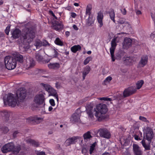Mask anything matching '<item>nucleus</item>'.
<instances>
[{
  "mask_svg": "<svg viewBox=\"0 0 155 155\" xmlns=\"http://www.w3.org/2000/svg\"><path fill=\"white\" fill-rule=\"evenodd\" d=\"M35 31L33 28H26L22 33L21 40L24 43L28 44L32 42L35 37Z\"/></svg>",
  "mask_w": 155,
  "mask_h": 155,
  "instance_id": "1",
  "label": "nucleus"
},
{
  "mask_svg": "<svg viewBox=\"0 0 155 155\" xmlns=\"http://www.w3.org/2000/svg\"><path fill=\"white\" fill-rule=\"evenodd\" d=\"M107 110V108L106 104H99L97 105L96 109H94L95 113L94 115L97 117L99 118L102 114H106Z\"/></svg>",
  "mask_w": 155,
  "mask_h": 155,
  "instance_id": "2",
  "label": "nucleus"
},
{
  "mask_svg": "<svg viewBox=\"0 0 155 155\" xmlns=\"http://www.w3.org/2000/svg\"><path fill=\"white\" fill-rule=\"evenodd\" d=\"M4 103H7L9 106L15 107L17 104L18 98L16 95L12 93H8L7 95L6 99H4Z\"/></svg>",
  "mask_w": 155,
  "mask_h": 155,
  "instance_id": "3",
  "label": "nucleus"
},
{
  "mask_svg": "<svg viewBox=\"0 0 155 155\" xmlns=\"http://www.w3.org/2000/svg\"><path fill=\"white\" fill-rule=\"evenodd\" d=\"M4 61L6 67L8 70L14 69L16 67V61L12 57L6 56L5 58Z\"/></svg>",
  "mask_w": 155,
  "mask_h": 155,
  "instance_id": "4",
  "label": "nucleus"
},
{
  "mask_svg": "<svg viewBox=\"0 0 155 155\" xmlns=\"http://www.w3.org/2000/svg\"><path fill=\"white\" fill-rule=\"evenodd\" d=\"M99 135L100 137L107 139H110L111 134L108 130L106 128H102L99 130Z\"/></svg>",
  "mask_w": 155,
  "mask_h": 155,
  "instance_id": "5",
  "label": "nucleus"
},
{
  "mask_svg": "<svg viewBox=\"0 0 155 155\" xmlns=\"http://www.w3.org/2000/svg\"><path fill=\"white\" fill-rule=\"evenodd\" d=\"M26 91L24 88H20L17 91L16 96L20 100H24L26 97Z\"/></svg>",
  "mask_w": 155,
  "mask_h": 155,
  "instance_id": "6",
  "label": "nucleus"
},
{
  "mask_svg": "<svg viewBox=\"0 0 155 155\" xmlns=\"http://www.w3.org/2000/svg\"><path fill=\"white\" fill-rule=\"evenodd\" d=\"M153 135L152 130L149 127H147L143 134V137L144 138L150 141L153 138Z\"/></svg>",
  "mask_w": 155,
  "mask_h": 155,
  "instance_id": "7",
  "label": "nucleus"
},
{
  "mask_svg": "<svg viewBox=\"0 0 155 155\" xmlns=\"http://www.w3.org/2000/svg\"><path fill=\"white\" fill-rule=\"evenodd\" d=\"M14 148V144L12 142L9 143L5 144L1 148V150L3 153H7L12 151Z\"/></svg>",
  "mask_w": 155,
  "mask_h": 155,
  "instance_id": "8",
  "label": "nucleus"
},
{
  "mask_svg": "<svg viewBox=\"0 0 155 155\" xmlns=\"http://www.w3.org/2000/svg\"><path fill=\"white\" fill-rule=\"evenodd\" d=\"M116 40V38H114L112 39L111 43V47L110 48V52L113 61H114L115 60V59L114 57V54L116 47L117 45Z\"/></svg>",
  "mask_w": 155,
  "mask_h": 155,
  "instance_id": "9",
  "label": "nucleus"
},
{
  "mask_svg": "<svg viewBox=\"0 0 155 155\" xmlns=\"http://www.w3.org/2000/svg\"><path fill=\"white\" fill-rule=\"evenodd\" d=\"M81 115V111L79 110L78 109L77 112L74 113L71 118L70 120L73 123L80 122V117Z\"/></svg>",
  "mask_w": 155,
  "mask_h": 155,
  "instance_id": "10",
  "label": "nucleus"
},
{
  "mask_svg": "<svg viewBox=\"0 0 155 155\" xmlns=\"http://www.w3.org/2000/svg\"><path fill=\"white\" fill-rule=\"evenodd\" d=\"M45 99L43 94H39L35 96L34 101L35 103L38 104H41L44 103V105H45Z\"/></svg>",
  "mask_w": 155,
  "mask_h": 155,
  "instance_id": "11",
  "label": "nucleus"
},
{
  "mask_svg": "<svg viewBox=\"0 0 155 155\" xmlns=\"http://www.w3.org/2000/svg\"><path fill=\"white\" fill-rule=\"evenodd\" d=\"M136 91V89L133 87H131L126 89L123 92V96L124 97L129 96L134 93Z\"/></svg>",
  "mask_w": 155,
  "mask_h": 155,
  "instance_id": "12",
  "label": "nucleus"
},
{
  "mask_svg": "<svg viewBox=\"0 0 155 155\" xmlns=\"http://www.w3.org/2000/svg\"><path fill=\"white\" fill-rule=\"evenodd\" d=\"M133 149L134 155H142L143 152L138 145L134 144L133 145Z\"/></svg>",
  "mask_w": 155,
  "mask_h": 155,
  "instance_id": "13",
  "label": "nucleus"
},
{
  "mask_svg": "<svg viewBox=\"0 0 155 155\" xmlns=\"http://www.w3.org/2000/svg\"><path fill=\"white\" fill-rule=\"evenodd\" d=\"M53 27L55 30L60 31L63 29L64 25L62 22L55 21L53 25Z\"/></svg>",
  "mask_w": 155,
  "mask_h": 155,
  "instance_id": "14",
  "label": "nucleus"
},
{
  "mask_svg": "<svg viewBox=\"0 0 155 155\" xmlns=\"http://www.w3.org/2000/svg\"><path fill=\"white\" fill-rule=\"evenodd\" d=\"M103 14L102 12H100L98 13L97 15V20L98 23L99 24V27L100 28L103 25Z\"/></svg>",
  "mask_w": 155,
  "mask_h": 155,
  "instance_id": "15",
  "label": "nucleus"
},
{
  "mask_svg": "<svg viewBox=\"0 0 155 155\" xmlns=\"http://www.w3.org/2000/svg\"><path fill=\"white\" fill-rule=\"evenodd\" d=\"M13 57L15 59L16 62L18 61L20 63H22L23 61V56L18 53L15 52L13 54Z\"/></svg>",
  "mask_w": 155,
  "mask_h": 155,
  "instance_id": "16",
  "label": "nucleus"
},
{
  "mask_svg": "<svg viewBox=\"0 0 155 155\" xmlns=\"http://www.w3.org/2000/svg\"><path fill=\"white\" fill-rule=\"evenodd\" d=\"M132 40L129 38H125L123 44V48L124 49H127L131 45Z\"/></svg>",
  "mask_w": 155,
  "mask_h": 155,
  "instance_id": "17",
  "label": "nucleus"
},
{
  "mask_svg": "<svg viewBox=\"0 0 155 155\" xmlns=\"http://www.w3.org/2000/svg\"><path fill=\"white\" fill-rule=\"evenodd\" d=\"M148 57L147 55H145L141 57L140 61L139 64L142 67H143L147 64L148 61Z\"/></svg>",
  "mask_w": 155,
  "mask_h": 155,
  "instance_id": "18",
  "label": "nucleus"
},
{
  "mask_svg": "<svg viewBox=\"0 0 155 155\" xmlns=\"http://www.w3.org/2000/svg\"><path fill=\"white\" fill-rule=\"evenodd\" d=\"M21 31L18 29H16L12 32V37L14 39L18 38L20 36Z\"/></svg>",
  "mask_w": 155,
  "mask_h": 155,
  "instance_id": "19",
  "label": "nucleus"
},
{
  "mask_svg": "<svg viewBox=\"0 0 155 155\" xmlns=\"http://www.w3.org/2000/svg\"><path fill=\"white\" fill-rule=\"evenodd\" d=\"M49 68L54 70H57L60 67V64L59 63H50L48 64Z\"/></svg>",
  "mask_w": 155,
  "mask_h": 155,
  "instance_id": "20",
  "label": "nucleus"
},
{
  "mask_svg": "<svg viewBox=\"0 0 155 155\" xmlns=\"http://www.w3.org/2000/svg\"><path fill=\"white\" fill-rule=\"evenodd\" d=\"M48 92L50 93L49 95L55 97L57 101H58V96L55 90L51 87Z\"/></svg>",
  "mask_w": 155,
  "mask_h": 155,
  "instance_id": "21",
  "label": "nucleus"
},
{
  "mask_svg": "<svg viewBox=\"0 0 155 155\" xmlns=\"http://www.w3.org/2000/svg\"><path fill=\"white\" fill-rule=\"evenodd\" d=\"M35 65V61L32 59L27 60L26 66L28 68H32Z\"/></svg>",
  "mask_w": 155,
  "mask_h": 155,
  "instance_id": "22",
  "label": "nucleus"
},
{
  "mask_svg": "<svg viewBox=\"0 0 155 155\" xmlns=\"http://www.w3.org/2000/svg\"><path fill=\"white\" fill-rule=\"evenodd\" d=\"M90 71V68L89 66H86L84 69L83 72V78L84 80L86 76L89 73Z\"/></svg>",
  "mask_w": 155,
  "mask_h": 155,
  "instance_id": "23",
  "label": "nucleus"
},
{
  "mask_svg": "<svg viewBox=\"0 0 155 155\" xmlns=\"http://www.w3.org/2000/svg\"><path fill=\"white\" fill-rule=\"evenodd\" d=\"M83 136L84 140L85 141H87L92 137V136L91 135V132L89 131H88L84 133Z\"/></svg>",
  "mask_w": 155,
  "mask_h": 155,
  "instance_id": "24",
  "label": "nucleus"
},
{
  "mask_svg": "<svg viewBox=\"0 0 155 155\" xmlns=\"http://www.w3.org/2000/svg\"><path fill=\"white\" fill-rule=\"evenodd\" d=\"M123 60L127 65H130L134 61L133 58L131 57H124L123 58Z\"/></svg>",
  "mask_w": 155,
  "mask_h": 155,
  "instance_id": "25",
  "label": "nucleus"
},
{
  "mask_svg": "<svg viewBox=\"0 0 155 155\" xmlns=\"http://www.w3.org/2000/svg\"><path fill=\"white\" fill-rule=\"evenodd\" d=\"M81 49V46L79 45H75L71 48V51L74 53H75L78 51L80 50Z\"/></svg>",
  "mask_w": 155,
  "mask_h": 155,
  "instance_id": "26",
  "label": "nucleus"
},
{
  "mask_svg": "<svg viewBox=\"0 0 155 155\" xmlns=\"http://www.w3.org/2000/svg\"><path fill=\"white\" fill-rule=\"evenodd\" d=\"M141 143L144 148L145 150H150V145L149 144H147L145 143V140L143 139L141 142Z\"/></svg>",
  "mask_w": 155,
  "mask_h": 155,
  "instance_id": "27",
  "label": "nucleus"
},
{
  "mask_svg": "<svg viewBox=\"0 0 155 155\" xmlns=\"http://www.w3.org/2000/svg\"><path fill=\"white\" fill-rule=\"evenodd\" d=\"M21 149V146L19 145H18L15 146H14V148L12 151L14 153L17 154L19 152Z\"/></svg>",
  "mask_w": 155,
  "mask_h": 155,
  "instance_id": "28",
  "label": "nucleus"
},
{
  "mask_svg": "<svg viewBox=\"0 0 155 155\" xmlns=\"http://www.w3.org/2000/svg\"><path fill=\"white\" fill-rule=\"evenodd\" d=\"M94 23V19L90 16L87 21L86 24L89 26H92Z\"/></svg>",
  "mask_w": 155,
  "mask_h": 155,
  "instance_id": "29",
  "label": "nucleus"
},
{
  "mask_svg": "<svg viewBox=\"0 0 155 155\" xmlns=\"http://www.w3.org/2000/svg\"><path fill=\"white\" fill-rule=\"evenodd\" d=\"M144 83V81L143 80H140L137 81L136 83L137 88L140 89Z\"/></svg>",
  "mask_w": 155,
  "mask_h": 155,
  "instance_id": "30",
  "label": "nucleus"
},
{
  "mask_svg": "<svg viewBox=\"0 0 155 155\" xmlns=\"http://www.w3.org/2000/svg\"><path fill=\"white\" fill-rule=\"evenodd\" d=\"M110 16V19L115 23V20L114 19L115 18V13L114 11L113 10H111L109 13Z\"/></svg>",
  "mask_w": 155,
  "mask_h": 155,
  "instance_id": "31",
  "label": "nucleus"
},
{
  "mask_svg": "<svg viewBox=\"0 0 155 155\" xmlns=\"http://www.w3.org/2000/svg\"><path fill=\"white\" fill-rule=\"evenodd\" d=\"M41 85L43 86L44 88L48 92L50 90L52 87L50 85L48 84L41 83Z\"/></svg>",
  "mask_w": 155,
  "mask_h": 155,
  "instance_id": "32",
  "label": "nucleus"
},
{
  "mask_svg": "<svg viewBox=\"0 0 155 155\" xmlns=\"http://www.w3.org/2000/svg\"><path fill=\"white\" fill-rule=\"evenodd\" d=\"M79 138L78 136H74L72 137L69 138L70 140L71 143L72 144L75 143L77 141V140Z\"/></svg>",
  "mask_w": 155,
  "mask_h": 155,
  "instance_id": "33",
  "label": "nucleus"
},
{
  "mask_svg": "<svg viewBox=\"0 0 155 155\" xmlns=\"http://www.w3.org/2000/svg\"><path fill=\"white\" fill-rule=\"evenodd\" d=\"M34 45L36 46V48H39L42 46V42L40 40H36L34 44Z\"/></svg>",
  "mask_w": 155,
  "mask_h": 155,
  "instance_id": "34",
  "label": "nucleus"
},
{
  "mask_svg": "<svg viewBox=\"0 0 155 155\" xmlns=\"http://www.w3.org/2000/svg\"><path fill=\"white\" fill-rule=\"evenodd\" d=\"M54 42L56 45L61 46H62L63 45L62 41L58 38L56 39Z\"/></svg>",
  "mask_w": 155,
  "mask_h": 155,
  "instance_id": "35",
  "label": "nucleus"
},
{
  "mask_svg": "<svg viewBox=\"0 0 155 155\" xmlns=\"http://www.w3.org/2000/svg\"><path fill=\"white\" fill-rule=\"evenodd\" d=\"M117 22L119 24H129L128 22L126 21L125 19L124 18H120L118 21Z\"/></svg>",
  "mask_w": 155,
  "mask_h": 155,
  "instance_id": "36",
  "label": "nucleus"
},
{
  "mask_svg": "<svg viewBox=\"0 0 155 155\" xmlns=\"http://www.w3.org/2000/svg\"><path fill=\"white\" fill-rule=\"evenodd\" d=\"M96 143L95 142L92 144L90 146V154H91L93 153V151L94 150L95 147L96 146Z\"/></svg>",
  "mask_w": 155,
  "mask_h": 155,
  "instance_id": "37",
  "label": "nucleus"
},
{
  "mask_svg": "<svg viewBox=\"0 0 155 155\" xmlns=\"http://www.w3.org/2000/svg\"><path fill=\"white\" fill-rule=\"evenodd\" d=\"M92 57H87L84 61V64L85 65H86L90 61L92 60Z\"/></svg>",
  "mask_w": 155,
  "mask_h": 155,
  "instance_id": "38",
  "label": "nucleus"
},
{
  "mask_svg": "<svg viewBox=\"0 0 155 155\" xmlns=\"http://www.w3.org/2000/svg\"><path fill=\"white\" fill-rule=\"evenodd\" d=\"M43 118L40 117H38L37 116H35L34 117V120L37 123H39L43 120Z\"/></svg>",
  "mask_w": 155,
  "mask_h": 155,
  "instance_id": "39",
  "label": "nucleus"
},
{
  "mask_svg": "<svg viewBox=\"0 0 155 155\" xmlns=\"http://www.w3.org/2000/svg\"><path fill=\"white\" fill-rule=\"evenodd\" d=\"M29 142L35 147H38L39 145L38 142L33 140H29Z\"/></svg>",
  "mask_w": 155,
  "mask_h": 155,
  "instance_id": "40",
  "label": "nucleus"
},
{
  "mask_svg": "<svg viewBox=\"0 0 155 155\" xmlns=\"http://www.w3.org/2000/svg\"><path fill=\"white\" fill-rule=\"evenodd\" d=\"M35 58L38 61H41L43 58L38 53L36 54Z\"/></svg>",
  "mask_w": 155,
  "mask_h": 155,
  "instance_id": "41",
  "label": "nucleus"
},
{
  "mask_svg": "<svg viewBox=\"0 0 155 155\" xmlns=\"http://www.w3.org/2000/svg\"><path fill=\"white\" fill-rule=\"evenodd\" d=\"M98 99L100 100H104V101H112V99L111 98L106 97H100L98 98Z\"/></svg>",
  "mask_w": 155,
  "mask_h": 155,
  "instance_id": "42",
  "label": "nucleus"
},
{
  "mask_svg": "<svg viewBox=\"0 0 155 155\" xmlns=\"http://www.w3.org/2000/svg\"><path fill=\"white\" fill-rule=\"evenodd\" d=\"M64 144L66 146H68L72 144L69 138L65 142Z\"/></svg>",
  "mask_w": 155,
  "mask_h": 155,
  "instance_id": "43",
  "label": "nucleus"
},
{
  "mask_svg": "<svg viewBox=\"0 0 155 155\" xmlns=\"http://www.w3.org/2000/svg\"><path fill=\"white\" fill-rule=\"evenodd\" d=\"M87 113L88 115L91 118H92L93 117V114L92 113V111L91 110H87Z\"/></svg>",
  "mask_w": 155,
  "mask_h": 155,
  "instance_id": "44",
  "label": "nucleus"
},
{
  "mask_svg": "<svg viewBox=\"0 0 155 155\" xmlns=\"http://www.w3.org/2000/svg\"><path fill=\"white\" fill-rule=\"evenodd\" d=\"M112 79V78L110 76H109L107 77L104 80V82L105 83H109Z\"/></svg>",
  "mask_w": 155,
  "mask_h": 155,
  "instance_id": "45",
  "label": "nucleus"
},
{
  "mask_svg": "<svg viewBox=\"0 0 155 155\" xmlns=\"http://www.w3.org/2000/svg\"><path fill=\"white\" fill-rule=\"evenodd\" d=\"M54 54L53 55V57L54 58H56L58 57L59 54L57 52V51L55 49H54Z\"/></svg>",
  "mask_w": 155,
  "mask_h": 155,
  "instance_id": "46",
  "label": "nucleus"
},
{
  "mask_svg": "<svg viewBox=\"0 0 155 155\" xmlns=\"http://www.w3.org/2000/svg\"><path fill=\"white\" fill-rule=\"evenodd\" d=\"M2 130L4 133H6L9 131V129L8 127H5L2 128Z\"/></svg>",
  "mask_w": 155,
  "mask_h": 155,
  "instance_id": "47",
  "label": "nucleus"
},
{
  "mask_svg": "<svg viewBox=\"0 0 155 155\" xmlns=\"http://www.w3.org/2000/svg\"><path fill=\"white\" fill-rule=\"evenodd\" d=\"M134 137L135 139L136 140H142V138H141L140 137H139V136L136 134L134 135Z\"/></svg>",
  "mask_w": 155,
  "mask_h": 155,
  "instance_id": "48",
  "label": "nucleus"
},
{
  "mask_svg": "<svg viewBox=\"0 0 155 155\" xmlns=\"http://www.w3.org/2000/svg\"><path fill=\"white\" fill-rule=\"evenodd\" d=\"M49 102L50 104L53 106H54L55 105V103L54 102V101L53 99H51L49 100Z\"/></svg>",
  "mask_w": 155,
  "mask_h": 155,
  "instance_id": "49",
  "label": "nucleus"
},
{
  "mask_svg": "<svg viewBox=\"0 0 155 155\" xmlns=\"http://www.w3.org/2000/svg\"><path fill=\"white\" fill-rule=\"evenodd\" d=\"M10 30V27L7 26L5 30V32L6 35H8Z\"/></svg>",
  "mask_w": 155,
  "mask_h": 155,
  "instance_id": "50",
  "label": "nucleus"
},
{
  "mask_svg": "<svg viewBox=\"0 0 155 155\" xmlns=\"http://www.w3.org/2000/svg\"><path fill=\"white\" fill-rule=\"evenodd\" d=\"M42 45L43 46H47L49 45V44L46 41H44L42 42Z\"/></svg>",
  "mask_w": 155,
  "mask_h": 155,
  "instance_id": "51",
  "label": "nucleus"
},
{
  "mask_svg": "<svg viewBox=\"0 0 155 155\" xmlns=\"http://www.w3.org/2000/svg\"><path fill=\"white\" fill-rule=\"evenodd\" d=\"M56 87L57 89L60 88L61 87V84L58 82H57L55 84Z\"/></svg>",
  "mask_w": 155,
  "mask_h": 155,
  "instance_id": "52",
  "label": "nucleus"
},
{
  "mask_svg": "<svg viewBox=\"0 0 155 155\" xmlns=\"http://www.w3.org/2000/svg\"><path fill=\"white\" fill-rule=\"evenodd\" d=\"M139 119L140 120L144 122H146L147 120L146 118L145 117L141 116L139 117Z\"/></svg>",
  "mask_w": 155,
  "mask_h": 155,
  "instance_id": "53",
  "label": "nucleus"
},
{
  "mask_svg": "<svg viewBox=\"0 0 155 155\" xmlns=\"http://www.w3.org/2000/svg\"><path fill=\"white\" fill-rule=\"evenodd\" d=\"M49 12L51 14L52 16L53 17H54V18H55L56 20H58V18L55 16L54 14L53 13V12L52 11H49Z\"/></svg>",
  "mask_w": 155,
  "mask_h": 155,
  "instance_id": "54",
  "label": "nucleus"
},
{
  "mask_svg": "<svg viewBox=\"0 0 155 155\" xmlns=\"http://www.w3.org/2000/svg\"><path fill=\"white\" fill-rule=\"evenodd\" d=\"M120 11L122 14L124 15H125L126 14V10L125 8L120 9Z\"/></svg>",
  "mask_w": 155,
  "mask_h": 155,
  "instance_id": "55",
  "label": "nucleus"
},
{
  "mask_svg": "<svg viewBox=\"0 0 155 155\" xmlns=\"http://www.w3.org/2000/svg\"><path fill=\"white\" fill-rule=\"evenodd\" d=\"M92 9V6L90 5H87L86 9L91 11Z\"/></svg>",
  "mask_w": 155,
  "mask_h": 155,
  "instance_id": "56",
  "label": "nucleus"
},
{
  "mask_svg": "<svg viewBox=\"0 0 155 155\" xmlns=\"http://www.w3.org/2000/svg\"><path fill=\"white\" fill-rule=\"evenodd\" d=\"M19 133L18 131H15L13 134V136L14 138H15L16 137L17 135Z\"/></svg>",
  "mask_w": 155,
  "mask_h": 155,
  "instance_id": "57",
  "label": "nucleus"
},
{
  "mask_svg": "<svg viewBox=\"0 0 155 155\" xmlns=\"http://www.w3.org/2000/svg\"><path fill=\"white\" fill-rule=\"evenodd\" d=\"M86 15H88L90 16L91 14V11L86 9Z\"/></svg>",
  "mask_w": 155,
  "mask_h": 155,
  "instance_id": "58",
  "label": "nucleus"
},
{
  "mask_svg": "<svg viewBox=\"0 0 155 155\" xmlns=\"http://www.w3.org/2000/svg\"><path fill=\"white\" fill-rule=\"evenodd\" d=\"M151 16L155 24V12L154 14L151 13Z\"/></svg>",
  "mask_w": 155,
  "mask_h": 155,
  "instance_id": "59",
  "label": "nucleus"
},
{
  "mask_svg": "<svg viewBox=\"0 0 155 155\" xmlns=\"http://www.w3.org/2000/svg\"><path fill=\"white\" fill-rule=\"evenodd\" d=\"M71 16L73 18H75L76 16V14L74 12H72L71 14Z\"/></svg>",
  "mask_w": 155,
  "mask_h": 155,
  "instance_id": "60",
  "label": "nucleus"
},
{
  "mask_svg": "<svg viewBox=\"0 0 155 155\" xmlns=\"http://www.w3.org/2000/svg\"><path fill=\"white\" fill-rule=\"evenodd\" d=\"M37 155H45V152L42 151L38 153Z\"/></svg>",
  "mask_w": 155,
  "mask_h": 155,
  "instance_id": "61",
  "label": "nucleus"
},
{
  "mask_svg": "<svg viewBox=\"0 0 155 155\" xmlns=\"http://www.w3.org/2000/svg\"><path fill=\"white\" fill-rule=\"evenodd\" d=\"M136 13L137 15H139L141 14V12L139 10H137L136 11Z\"/></svg>",
  "mask_w": 155,
  "mask_h": 155,
  "instance_id": "62",
  "label": "nucleus"
},
{
  "mask_svg": "<svg viewBox=\"0 0 155 155\" xmlns=\"http://www.w3.org/2000/svg\"><path fill=\"white\" fill-rule=\"evenodd\" d=\"M73 28L76 30H78V27H77V26L75 25H73Z\"/></svg>",
  "mask_w": 155,
  "mask_h": 155,
  "instance_id": "63",
  "label": "nucleus"
},
{
  "mask_svg": "<svg viewBox=\"0 0 155 155\" xmlns=\"http://www.w3.org/2000/svg\"><path fill=\"white\" fill-rule=\"evenodd\" d=\"M123 155H130V154L129 153L127 152H126L124 153L123 154Z\"/></svg>",
  "mask_w": 155,
  "mask_h": 155,
  "instance_id": "64",
  "label": "nucleus"
}]
</instances>
